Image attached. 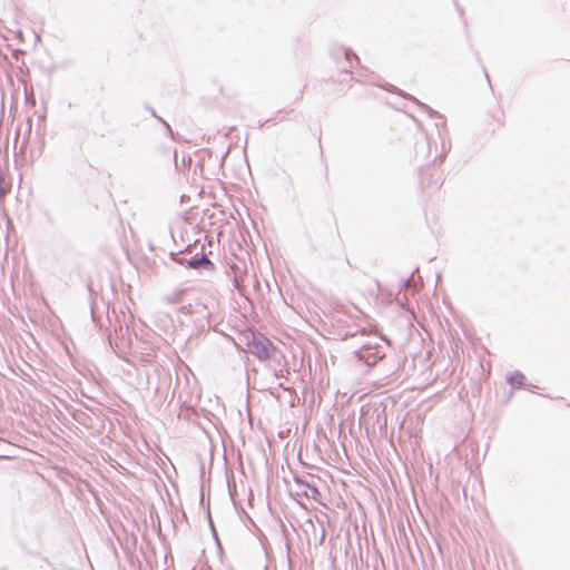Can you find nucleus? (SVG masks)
Instances as JSON below:
<instances>
[{"instance_id":"1","label":"nucleus","mask_w":570,"mask_h":570,"mask_svg":"<svg viewBox=\"0 0 570 570\" xmlns=\"http://www.w3.org/2000/svg\"><path fill=\"white\" fill-rule=\"evenodd\" d=\"M248 352L262 361L271 358L274 347L272 342L264 335L253 334L252 338L247 342Z\"/></svg>"},{"instance_id":"7","label":"nucleus","mask_w":570,"mask_h":570,"mask_svg":"<svg viewBox=\"0 0 570 570\" xmlns=\"http://www.w3.org/2000/svg\"><path fill=\"white\" fill-rule=\"evenodd\" d=\"M344 55H345L346 60H350V59H351V57H353L355 60H357V61H358L357 56H356V55H354L353 52H351L350 50H345V51H344Z\"/></svg>"},{"instance_id":"9","label":"nucleus","mask_w":570,"mask_h":570,"mask_svg":"<svg viewBox=\"0 0 570 570\" xmlns=\"http://www.w3.org/2000/svg\"><path fill=\"white\" fill-rule=\"evenodd\" d=\"M372 340H376V337H368V340L361 345H375L376 342L373 343Z\"/></svg>"},{"instance_id":"2","label":"nucleus","mask_w":570,"mask_h":570,"mask_svg":"<svg viewBox=\"0 0 570 570\" xmlns=\"http://www.w3.org/2000/svg\"><path fill=\"white\" fill-rule=\"evenodd\" d=\"M354 355L360 362H364L368 366L375 365L383 357L379 343H375V345H361L354 352Z\"/></svg>"},{"instance_id":"3","label":"nucleus","mask_w":570,"mask_h":570,"mask_svg":"<svg viewBox=\"0 0 570 570\" xmlns=\"http://www.w3.org/2000/svg\"><path fill=\"white\" fill-rule=\"evenodd\" d=\"M178 263L180 265H186L188 268H193V269H198V268H203L206 271L214 269V263L205 254H202L200 256L196 255L194 257H190L189 259L183 257V258L178 259Z\"/></svg>"},{"instance_id":"5","label":"nucleus","mask_w":570,"mask_h":570,"mask_svg":"<svg viewBox=\"0 0 570 570\" xmlns=\"http://www.w3.org/2000/svg\"><path fill=\"white\" fill-rule=\"evenodd\" d=\"M508 382L512 386L522 387L524 384V375L521 372H514L508 377Z\"/></svg>"},{"instance_id":"8","label":"nucleus","mask_w":570,"mask_h":570,"mask_svg":"<svg viewBox=\"0 0 570 570\" xmlns=\"http://www.w3.org/2000/svg\"><path fill=\"white\" fill-rule=\"evenodd\" d=\"M308 490L311 491V495L314 498L316 494H318V490L314 485H307Z\"/></svg>"},{"instance_id":"6","label":"nucleus","mask_w":570,"mask_h":570,"mask_svg":"<svg viewBox=\"0 0 570 570\" xmlns=\"http://www.w3.org/2000/svg\"><path fill=\"white\" fill-rule=\"evenodd\" d=\"M180 313L183 314H190L191 313V305L188 304V305H183L179 307L178 309Z\"/></svg>"},{"instance_id":"4","label":"nucleus","mask_w":570,"mask_h":570,"mask_svg":"<svg viewBox=\"0 0 570 570\" xmlns=\"http://www.w3.org/2000/svg\"><path fill=\"white\" fill-rule=\"evenodd\" d=\"M186 293V289L184 288H176L169 294H167L164 299L169 304H177L183 302V297Z\"/></svg>"},{"instance_id":"10","label":"nucleus","mask_w":570,"mask_h":570,"mask_svg":"<svg viewBox=\"0 0 570 570\" xmlns=\"http://www.w3.org/2000/svg\"><path fill=\"white\" fill-rule=\"evenodd\" d=\"M158 119L166 126V128L169 129V125L167 122H165L161 118H158Z\"/></svg>"}]
</instances>
